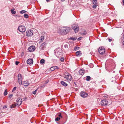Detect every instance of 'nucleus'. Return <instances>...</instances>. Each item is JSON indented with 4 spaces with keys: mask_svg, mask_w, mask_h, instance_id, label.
<instances>
[{
    "mask_svg": "<svg viewBox=\"0 0 124 124\" xmlns=\"http://www.w3.org/2000/svg\"><path fill=\"white\" fill-rule=\"evenodd\" d=\"M22 53L23 54V52H22Z\"/></svg>",
    "mask_w": 124,
    "mask_h": 124,
    "instance_id": "obj_49",
    "label": "nucleus"
},
{
    "mask_svg": "<svg viewBox=\"0 0 124 124\" xmlns=\"http://www.w3.org/2000/svg\"><path fill=\"white\" fill-rule=\"evenodd\" d=\"M45 85H40L39 86V87L40 88H42L44 87H45Z\"/></svg>",
    "mask_w": 124,
    "mask_h": 124,
    "instance_id": "obj_29",
    "label": "nucleus"
},
{
    "mask_svg": "<svg viewBox=\"0 0 124 124\" xmlns=\"http://www.w3.org/2000/svg\"><path fill=\"white\" fill-rule=\"evenodd\" d=\"M62 1H65V0H61Z\"/></svg>",
    "mask_w": 124,
    "mask_h": 124,
    "instance_id": "obj_47",
    "label": "nucleus"
},
{
    "mask_svg": "<svg viewBox=\"0 0 124 124\" xmlns=\"http://www.w3.org/2000/svg\"><path fill=\"white\" fill-rule=\"evenodd\" d=\"M62 33L63 34H66L68 32L70 31V28L69 27L63 28L61 29Z\"/></svg>",
    "mask_w": 124,
    "mask_h": 124,
    "instance_id": "obj_2",
    "label": "nucleus"
},
{
    "mask_svg": "<svg viewBox=\"0 0 124 124\" xmlns=\"http://www.w3.org/2000/svg\"><path fill=\"white\" fill-rule=\"evenodd\" d=\"M77 49V47H75L74 49V50H76V49Z\"/></svg>",
    "mask_w": 124,
    "mask_h": 124,
    "instance_id": "obj_46",
    "label": "nucleus"
},
{
    "mask_svg": "<svg viewBox=\"0 0 124 124\" xmlns=\"http://www.w3.org/2000/svg\"><path fill=\"white\" fill-rule=\"evenodd\" d=\"M19 31L21 32H23L25 31V27L22 25H21L18 28Z\"/></svg>",
    "mask_w": 124,
    "mask_h": 124,
    "instance_id": "obj_6",
    "label": "nucleus"
},
{
    "mask_svg": "<svg viewBox=\"0 0 124 124\" xmlns=\"http://www.w3.org/2000/svg\"><path fill=\"white\" fill-rule=\"evenodd\" d=\"M58 116L59 117H61V118H62V116H61V113H59V115H58Z\"/></svg>",
    "mask_w": 124,
    "mask_h": 124,
    "instance_id": "obj_38",
    "label": "nucleus"
},
{
    "mask_svg": "<svg viewBox=\"0 0 124 124\" xmlns=\"http://www.w3.org/2000/svg\"><path fill=\"white\" fill-rule=\"evenodd\" d=\"M13 96V95L12 94H11L9 95V97L10 98H11Z\"/></svg>",
    "mask_w": 124,
    "mask_h": 124,
    "instance_id": "obj_42",
    "label": "nucleus"
},
{
    "mask_svg": "<svg viewBox=\"0 0 124 124\" xmlns=\"http://www.w3.org/2000/svg\"><path fill=\"white\" fill-rule=\"evenodd\" d=\"M44 36H42L40 37V39L38 41V42L39 44H40L44 40Z\"/></svg>",
    "mask_w": 124,
    "mask_h": 124,
    "instance_id": "obj_14",
    "label": "nucleus"
},
{
    "mask_svg": "<svg viewBox=\"0 0 124 124\" xmlns=\"http://www.w3.org/2000/svg\"><path fill=\"white\" fill-rule=\"evenodd\" d=\"M81 52V51H77L76 53V55L77 56H79L82 55Z\"/></svg>",
    "mask_w": 124,
    "mask_h": 124,
    "instance_id": "obj_18",
    "label": "nucleus"
},
{
    "mask_svg": "<svg viewBox=\"0 0 124 124\" xmlns=\"http://www.w3.org/2000/svg\"><path fill=\"white\" fill-rule=\"evenodd\" d=\"M60 119V117H57L55 119V120L56 121H58Z\"/></svg>",
    "mask_w": 124,
    "mask_h": 124,
    "instance_id": "obj_31",
    "label": "nucleus"
},
{
    "mask_svg": "<svg viewBox=\"0 0 124 124\" xmlns=\"http://www.w3.org/2000/svg\"><path fill=\"white\" fill-rule=\"evenodd\" d=\"M82 38V37H79L78 38V40H81Z\"/></svg>",
    "mask_w": 124,
    "mask_h": 124,
    "instance_id": "obj_45",
    "label": "nucleus"
},
{
    "mask_svg": "<svg viewBox=\"0 0 124 124\" xmlns=\"http://www.w3.org/2000/svg\"><path fill=\"white\" fill-rule=\"evenodd\" d=\"M49 0H46V1H47L48 2V1H49Z\"/></svg>",
    "mask_w": 124,
    "mask_h": 124,
    "instance_id": "obj_48",
    "label": "nucleus"
},
{
    "mask_svg": "<svg viewBox=\"0 0 124 124\" xmlns=\"http://www.w3.org/2000/svg\"><path fill=\"white\" fill-rule=\"evenodd\" d=\"M62 50L58 48L55 49L54 50V53L55 55L58 57H61L62 54Z\"/></svg>",
    "mask_w": 124,
    "mask_h": 124,
    "instance_id": "obj_1",
    "label": "nucleus"
},
{
    "mask_svg": "<svg viewBox=\"0 0 124 124\" xmlns=\"http://www.w3.org/2000/svg\"><path fill=\"white\" fill-rule=\"evenodd\" d=\"M45 62V60L44 59H41L40 61V63L43 64Z\"/></svg>",
    "mask_w": 124,
    "mask_h": 124,
    "instance_id": "obj_28",
    "label": "nucleus"
},
{
    "mask_svg": "<svg viewBox=\"0 0 124 124\" xmlns=\"http://www.w3.org/2000/svg\"><path fill=\"white\" fill-rule=\"evenodd\" d=\"M93 2L94 4H96L97 3V0H93Z\"/></svg>",
    "mask_w": 124,
    "mask_h": 124,
    "instance_id": "obj_25",
    "label": "nucleus"
},
{
    "mask_svg": "<svg viewBox=\"0 0 124 124\" xmlns=\"http://www.w3.org/2000/svg\"><path fill=\"white\" fill-rule=\"evenodd\" d=\"M19 83L20 85L22 84V77L21 74H19L18 75Z\"/></svg>",
    "mask_w": 124,
    "mask_h": 124,
    "instance_id": "obj_8",
    "label": "nucleus"
},
{
    "mask_svg": "<svg viewBox=\"0 0 124 124\" xmlns=\"http://www.w3.org/2000/svg\"><path fill=\"white\" fill-rule=\"evenodd\" d=\"M108 41L109 42H111V41H112V39H110L109 38H108Z\"/></svg>",
    "mask_w": 124,
    "mask_h": 124,
    "instance_id": "obj_35",
    "label": "nucleus"
},
{
    "mask_svg": "<svg viewBox=\"0 0 124 124\" xmlns=\"http://www.w3.org/2000/svg\"><path fill=\"white\" fill-rule=\"evenodd\" d=\"M37 90H35V91H33V93L34 94H35L36 93V92H37Z\"/></svg>",
    "mask_w": 124,
    "mask_h": 124,
    "instance_id": "obj_37",
    "label": "nucleus"
},
{
    "mask_svg": "<svg viewBox=\"0 0 124 124\" xmlns=\"http://www.w3.org/2000/svg\"><path fill=\"white\" fill-rule=\"evenodd\" d=\"M35 49V46H30L28 48L29 51L31 52L33 51Z\"/></svg>",
    "mask_w": 124,
    "mask_h": 124,
    "instance_id": "obj_11",
    "label": "nucleus"
},
{
    "mask_svg": "<svg viewBox=\"0 0 124 124\" xmlns=\"http://www.w3.org/2000/svg\"><path fill=\"white\" fill-rule=\"evenodd\" d=\"M46 43L45 42H44L42 43L40 46V48L41 49H43L46 46Z\"/></svg>",
    "mask_w": 124,
    "mask_h": 124,
    "instance_id": "obj_15",
    "label": "nucleus"
},
{
    "mask_svg": "<svg viewBox=\"0 0 124 124\" xmlns=\"http://www.w3.org/2000/svg\"><path fill=\"white\" fill-rule=\"evenodd\" d=\"M16 106V103H14L10 106V108H15Z\"/></svg>",
    "mask_w": 124,
    "mask_h": 124,
    "instance_id": "obj_21",
    "label": "nucleus"
},
{
    "mask_svg": "<svg viewBox=\"0 0 124 124\" xmlns=\"http://www.w3.org/2000/svg\"><path fill=\"white\" fill-rule=\"evenodd\" d=\"M24 17L25 18H28V15L26 14H24Z\"/></svg>",
    "mask_w": 124,
    "mask_h": 124,
    "instance_id": "obj_30",
    "label": "nucleus"
},
{
    "mask_svg": "<svg viewBox=\"0 0 124 124\" xmlns=\"http://www.w3.org/2000/svg\"><path fill=\"white\" fill-rule=\"evenodd\" d=\"M61 84L64 86H66L67 85V84L64 81H62L61 82Z\"/></svg>",
    "mask_w": 124,
    "mask_h": 124,
    "instance_id": "obj_20",
    "label": "nucleus"
},
{
    "mask_svg": "<svg viewBox=\"0 0 124 124\" xmlns=\"http://www.w3.org/2000/svg\"><path fill=\"white\" fill-rule=\"evenodd\" d=\"M64 77L68 81H70L71 80L72 76L68 73H66Z\"/></svg>",
    "mask_w": 124,
    "mask_h": 124,
    "instance_id": "obj_3",
    "label": "nucleus"
},
{
    "mask_svg": "<svg viewBox=\"0 0 124 124\" xmlns=\"http://www.w3.org/2000/svg\"><path fill=\"white\" fill-rule=\"evenodd\" d=\"M58 68L56 66H54L51 67L50 69V70L51 71H53L55 70V69H58Z\"/></svg>",
    "mask_w": 124,
    "mask_h": 124,
    "instance_id": "obj_17",
    "label": "nucleus"
},
{
    "mask_svg": "<svg viewBox=\"0 0 124 124\" xmlns=\"http://www.w3.org/2000/svg\"><path fill=\"white\" fill-rule=\"evenodd\" d=\"M26 12H27V11L24 10H22L20 12V13L21 14L24 13Z\"/></svg>",
    "mask_w": 124,
    "mask_h": 124,
    "instance_id": "obj_26",
    "label": "nucleus"
},
{
    "mask_svg": "<svg viewBox=\"0 0 124 124\" xmlns=\"http://www.w3.org/2000/svg\"><path fill=\"white\" fill-rule=\"evenodd\" d=\"M77 38H72V37H70L69 38V39H71L73 40H75L77 39Z\"/></svg>",
    "mask_w": 124,
    "mask_h": 124,
    "instance_id": "obj_27",
    "label": "nucleus"
},
{
    "mask_svg": "<svg viewBox=\"0 0 124 124\" xmlns=\"http://www.w3.org/2000/svg\"><path fill=\"white\" fill-rule=\"evenodd\" d=\"M97 7L96 4H94L92 7L93 8H96Z\"/></svg>",
    "mask_w": 124,
    "mask_h": 124,
    "instance_id": "obj_33",
    "label": "nucleus"
},
{
    "mask_svg": "<svg viewBox=\"0 0 124 124\" xmlns=\"http://www.w3.org/2000/svg\"><path fill=\"white\" fill-rule=\"evenodd\" d=\"M33 61L32 59H28L27 61V62L28 64H31L33 63Z\"/></svg>",
    "mask_w": 124,
    "mask_h": 124,
    "instance_id": "obj_13",
    "label": "nucleus"
},
{
    "mask_svg": "<svg viewBox=\"0 0 124 124\" xmlns=\"http://www.w3.org/2000/svg\"><path fill=\"white\" fill-rule=\"evenodd\" d=\"M29 83L28 81H23V85L25 86H27L29 85Z\"/></svg>",
    "mask_w": 124,
    "mask_h": 124,
    "instance_id": "obj_16",
    "label": "nucleus"
},
{
    "mask_svg": "<svg viewBox=\"0 0 124 124\" xmlns=\"http://www.w3.org/2000/svg\"><path fill=\"white\" fill-rule=\"evenodd\" d=\"M86 34V31L84 30L82 32V34L84 35H85Z\"/></svg>",
    "mask_w": 124,
    "mask_h": 124,
    "instance_id": "obj_24",
    "label": "nucleus"
},
{
    "mask_svg": "<svg viewBox=\"0 0 124 124\" xmlns=\"http://www.w3.org/2000/svg\"><path fill=\"white\" fill-rule=\"evenodd\" d=\"M101 104L102 106H106L108 104V101L106 100H102L101 101Z\"/></svg>",
    "mask_w": 124,
    "mask_h": 124,
    "instance_id": "obj_9",
    "label": "nucleus"
},
{
    "mask_svg": "<svg viewBox=\"0 0 124 124\" xmlns=\"http://www.w3.org/2000/svg\"><path fill=\"white\" fill-rule=\"evenodd\" d=\"M80 95L82 97H85L88 95V94L84 92H82L80 93Z\"/></svg>",
    "mask_w": 124,
    "mask_h": 124,
    "instance_id": "obj_12",
    "label": "nucleus"
},
{
    "mask_svg": "<svg viewBox=\"0 0 124 124\" xmlns=\"http://www.w3.org/2000/svg\"><path fill=\"white\" fill-rule=\"evenodd\" d=\"M64 47L66 48H68V45L67 44H65V45L64 46Z\"/></svg>",
    "mask_w": 124,
    "mask_h": 124,
    "instance_id": "obj_39",
    "label": "nucleus"
},
{
    "mask_svg": "<svg viewBox=\"0 0 124 124\" xmlns=\"http://www.w3.org/2000/svg\"><path fill=\"white\" fill-rule=\"evenodd\" d=\"M99 52L100 54H102L105 53V49L103 47H100L99 48Z\"/></svg>",
    "mask_w": 124,
    "mask_h": 124,
    "instance_id": "obj_7",
    "label": "nucleus"
},
{
    "mask_svg": "<svg viewBox=\"0 0 124 124\" xmlns=\"http://www.w3.org/2000/svg\"><path fill=\"white\" fill-rule=\"evenodd\" d=\"M72 28L73 29L75 32H77L79 29V28L77 24H74L72 26Z\"/></svg>",
    "mask_w": 124,
    "mask_h": 124,
    "instance_id": "obj_4",
    "label": "nucleus"
},
{
    "mask_svg": "<svg viewBox=\"0 0 124 124\" xmlns=\"http://www.w3.org/2000/svg\"><path fill=\"white\" fill-rule=\"evenodd\" d=\"M22 100L21 98H18L16 100L17 105L18 106L22 104Z\"/></svg>",
    "mask_w": 124,
    "mask_h": 124,
    "instance_id": "obj_10",
    "label": "nucleus"
},
{
    "mask_svg": "<svg viewBox=\"0 0 124 124\" xmlns=\"http://www.w3.org/2000/svg\"><path fill=\"white\" fill-rule=\"evenodd\" d=\"M16 87H14V88H13V89L12 91L14 92V91H15L16 90Z\"/></svg>",
    "mask_w": 124,
    "mask_h": 124,
    "instance_id": "obj_36",
    "label": "nucleus"
},
{
    "mask_svg": "<svg viewBox=\"0 0 124 124\" xmlns=\"http://www.w3.org/2000/svg\"><path fill=\"white\" fill-rule=\"evenodd\" d=\"M33 34V32L31 30H28L26 32V36L27 37H30L32 36Z\"/></svg>",
    "mask_w": 124,
    "mask_h": 124,
    "instance_id": "obj_5",
    "label": "nucleus"
},
{
    "mask_svg": "<svg viewBox=\"0 0 124 124\" xmlns=\"http://www.w3.org/2000/svg\"><path fill=\"white\" fill-rule=\"evenodd\" d=\"M7 94V92L6 90L4 92V95H6Z\"/></svg>",
    "mask_w": 124,
    "mask_h": 124,
    "instance_id": "obj_32",
    "label": "nucleus"
},
{
    "mask_svg": "<svg viewBox=\"0 0 124 124\" xmlns=\"http://www.w3.org/2000/svg\"><path fill=\"white\" fill-rule=\"evenodd\" d=\"M103 97H105L106 98H108V96L107 95H104L103 96Z\"/></svg>",
    "mask_w": 124,
    "mask_h": 124,
    "instance_id": "obj_41",
    "label": "nucleus"
},
{
    "mask_svg": "<svg viewBox=\"0 0 124 124\" xmlns=\"http://www.w3.org/2000/svg\"><path fill=\"white\" fill-rule=\"evenodd\" d=\"M121 3L124 6V0L122 1Z\"/></svg>",
    "mask_w": 124,
    "mask_h": 124,
    "instance_id": "obj_44",
    "label": "nucleus"
},
{
    "mask_svg": "<svg viewBox=\"0 0 124 124\" xmlns=\"http://www.w3.org/2000/svg\"><path fill=\"white\" fill-rule=\"evenodd\" d=\"M19 63V62L16 61V65H17Z\"/></svg>",
    "mask_w": 124,
    "mask_h": 124,
    "instance_id": "obj_43",
    "label": "nucleus"
},
{
    "mask_svg": "<svg viewBox=\"0 0 124 124\" xmlns=\"http://www.w3.org/2000/svg\"><path fill=\"white\" fill-rule=\"evenodd\" d=\"M49 80H46L45 81V82L44 83V84H47L48 82H49Z\"/></svg>",
    "mask_w": 124,
    "mask_h": 124,
    "instance_id": "obj_40",
    "label": "nucleus"
},
{
    "mask_svg": "<svg viewBox=\"0 0 124 124\" xmlns=\"http://www.w3.org/2000/svg\"><path fill=\"white\" fill-rule=\"evenodd\" d=\"M64 59L63 57L61 58L60 59L61 61L62 62H63L64 61Z\"/></svg>",
    "mask_w": 124,
    "mask_h": 124,
    "instance_id": "obj_34",
    "label": "nucleus"
},
{
    "mask_svg": "<svg viewBox=\"0 0 124 124\" xmlns=\"http://www.w3.org/2000/svg\"><path fill=\"white\" fill-rule=\"evenodd\" d=\"M84 71L82 69H80L79 71V73L80 75H83L84 73Z\"/></svg>",
    "mask_w": 124,
    "mask_h": 124,
    "instance_id": "obj_19",
    "label": "nucleus"
},
{
    "mask_svg": "<svg viewBox=\"0 0 124 124\" xmlns=\"http://www.w3.org/2000/svg\"><path fill=\"white\" fill-rule=\"evenodd\" d=\"M91 79V77L90 76H87L86 77V80L87 81H89Z\"/></svg>",
    "mask_w": 124,
    "mask_h": 124,
    "instance_id": "obj_22",
    "label": "nucleus"
},
{
    "mask_svg": "<svg viewBox=\"0 0 124 124\" xmlns=\"http://www.w3.org/2000/svg\"><path fill=\"white\" fill-rule=\"evenodd\" d=\"M14 10L15 9L14 8H13L12 9H11V13L13 14H15L16 13V11H14Z\"/></svg>",
    "mask_w": 124,
    "mask_h": 124,
    "instance_id": "obj_23",
    "label": "nucleus"
}]
</instances>
